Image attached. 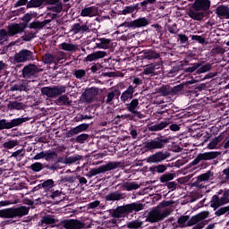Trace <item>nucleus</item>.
<instances>
[{
    "mask_svg": "<svg viewBox=\"0 0 229 229\" xmlns=\"http://www.w3.org/2000/svg\"><path fill=\"white\" fill-rule=\"evenodd\" d=\"M69 1L71 0H30L27 3V8H40L45 3V4L51 5L47 7L49 12L62 13L64 12V4H65Z\"/></svg>",
    "mask_w": 229,
    "mask_h": 229,
    "instance_id": "obj_1",
    "label": "nucleus"
},
{
    "mask_svg": "<svg viewBox=\"0 0 229 229\" xmlns=\"http://www.w3.org/2000/svg\"><path fill=\"white\" fill-rule=\"evenodd\" d=\"M196 83L195 80L188 81L185 82H182L179 85L174 86L171 89L170 92L172 96H176L179 92H190V94H192V92H201L203 90L205 85H194ZM191 85H194L191 87Z\"/></svg>",
    "mask_w": 229,
    "mask_h": 229,
    "instance_id": "obj_2",
    "label": "nucleus"
},
{
    "mask_svg": "<svg viewBox=\"0 0 229 229\" xmlns=\"http://www.w3.org/2000/svg\"><path fill=\"white\" fill-rule=\"evenodd\" d=\"M220 155L221 151H209L199 153L191 163V165H198V164H200L199 166L202 167V169H207V167L210 165L208 162L210 160H216V158L220 157Z\"/></svg>",
    "mask_w": 229,
    "mask_h": 229,
    "instance_id": "obj_3",
    "label": "nucleus"
},
{
    "mask_svg": "<svg viewBox=\"0 0 229 229\" xmlns=\"http://www.w3.org/2000/svg\"><path fill=\"white\" fill-rule=\"evenodd\" d=\"M30 214V208L21 206L18 208H10L0 209V217L4 219H13L14 217H24Z\"/></svg>",
    "mask_w": 229,
    "mask_h": 229,
    "instance_id": "obj_4",
    "label": "nucleus"
},
{
    "mask_svg": "<svg viewBox=\"0 0 229 229\" xmlns=\"http://www.w3.org/2000/svg\"><path fill=\"white\" fill-rule=\"evenodd\" d=\"M169 140H171L170 137L159 134L155 139L146 141L144 143V148L148 151H153L154 149H164V148L167 146Z\"/></svg>",
    "mask_w": 229,
    "mask_h": 229,
    "instance_id": "obj_5",
    "label": "nucleus"
},
{
    "mask_svg": "<svg viewBox=\"0 0 229 229\" xmlns=\"http://www.w3.org/2000/svg\"><path fill=\"white\" fill-rule=\"evenodd\" d=\"M171 215L169 209L162 210L160 207L153 208L147 215L146 221L148 223H158L164 221L165 217Z\"/></svg>",
    "mask_w": 229,
    "mask_h": 229,
    "instance_id": "obj_6",
    "label": "nucleus"
},
{
    "mask_svg": "<svg viewBox=\"0 0 229 229\" xmlns=\"http://www.w3.org/2000/svg\"><path fill=\"white\" fill-rule=\"evenodd\" d=\"M118 167H121V162H108L106 165H100L98 168L90 169L86 176L92 178L93 176H98V174L107 173V171H114V169H118Z\"/></svg>",
    "mask_w": 229,
    "mask_h": 229,
    "instance_id": "obj_7",
    "label": "nucleus"
},
{
    "mask_svg": "<svg viewBox=\"0 0 229 229\" xmlns=\"http://www.w3.org/2000/svg\"><path fill=\"white\" fill-rule=\"evenodd\" d=\"M31 118L30 116H21L12 120L1 119L0 120V131L2 130H12L17 126H22L24 123H28Z\"/></svg>",
    "mask_w": 229,
    "mask_h": 229,
    "instance_id": "obj_8",
    "label": "nucleus"
},
{
    "mask_svg": "<svg viewBox=\"0 0 229 229\" xmlns=\"http://www.w3.org/2000/svg\"><path fill=\"white\" fill-rule=\"evenodd\" d=\"M65 86L43 87L41 89V94L47 96V98H56V96L65 94Z\"/></svg>",
    "mask_w": 229,
    "mask_h": 229,
    "instance_id": "obj_9",
    "label": "nucleus"
},
{
    "mask_svg": "<svg viewBox=\"0 0 229 229\" xmlns=\"http://www.w3.org/2000/svg\"><path fill=\"white\" fill-rule=\"evenodd\" d=\"M22 78L25 80H31L32 78H37L38 74V67L35 64L25 65L21 70Z\"/></svg>",
    "mask_w": 229,
    "mask_h": 229,
    "instance_id": "obj_10",
    "label": "nucleus"
},
{
    "mask_svg": "<svg viewBox=\"0 0 229 229\" xmlns=\"http://www.w3.org/2000/svg\"><path fill=\"white\" fill-rule=\"evenodd\" d=\"M33 60V52L28 49H22L14 55V62L16 64H22Z\"/></svg>",
    "mask_w": 229,
    "mask_h": 229,
    "instance_id": "obj_11",
    "label": "nucleus"
},
{
    "mask_svg": "<svg viewBox=\"0 0 229 229\" xmlns=\"http://www.w3.org/2000/svg\"><path fill=\"white\" fill-rule=\"evenodd\" d=\"M167 158H169L167 151H157L155 154L150 155L147 158V162L148 164H161V162L167 160Z\"/></svg>",
    "mask_w": 229,
    "mask_h": 229,
    "instance_id": "obj_12",
    "label": "nucleus"
},
{
    "mask_svg": "<svg viewBox=\"0 0 229 229\" xmlns=\"http://www.w3.org/2000/svg\"><path fill=\"white\" fill-rule=\"evenodd\" d=\"M126 110L132 114L138 119H144V114L139 110V99L133 98L130 103L125 104Z\"/></svg>",
    "mask_w": 229,
    "mask_h": 229,
    "instance_id": "obj_13",
    "label": "nucleus"
},
{
    "mask_svg": "<svg viewBox=\"0 0 229 229\" xmlns=\"http://www.w3.org/2000/svg\"><path fill=\"white\" fill-rule=\"evenodd\" d=\"M61 225L65 229H83L85 223L78 219H64L61 221Z\"/></svg>",
    "mask_w": 229,
    "mask_h": 229,
    "instance_id": "obj_14",
    "label": "nucleus"
},
{
    "mask_svg": "<svg viewBox=\"0 0 229 229\" xmlns=\"http://www.w3.org/2000/svg\"><path fill=\"white\" fill-rule=\"evenodd\" d=\"M27 28V24L11 23L7 26V31L9 33V37H15V35H21L24 33V30H26Z\"/></svg>",
    "mask_w": 229,
    "mask_h": 229,
    "instance_id": "obj_15",
    "label": "nucleus"
},
{
    "mask_svg": "<svg viewBox=\"0 0 229 229\" xmlns=\"http://www.w3.org/2000/svg\"><path fill=\"white\" fill-rule=\"evenodd\" d=\"M123 26H125V28H146V26H149V19L146 17L138 18L132 21L124 22Z\"/></svg>",
    "mask_w": 229,
    "mask_h": 229,
    "instance_id": "obj_16",
    "label": "nucleus"
},
{
    "mask_svg": "<svg viewBox=\"0 0 229 229\" xmlns=\"http://www.w3.org/2000/svg\"><path fill=\"white\" fill-rule=\"evenodd\" d=\"M161 71L162 68H160V64L157 63H152L145 65L143 74H145V76H157Z\"/></svg>",
    "mask_w": 229,
    "mask_h": 229,
    "instance_id": "obj_17",
    "label": "nucleus"
},
{
    "mask_svg": "<svg viewBox=\"0 0 229 229\" xmlns=\"http://www.w3.org/2000/svg\"><path fill=\"white\" fill-rule=\"evenodd\" d=\"M210 4V0H195L192 8L195 12H209Z\"/></svg>",
    "mask_w": 229,
    "mask_h": 229,
    "instance_id": "obj_18",
    "label": "nucleus"
},
{
    "mask_svg": "<svg viewBox=\"0 0 229 229\" xmlns=\"http://www.w3.org/2000/svg\"><path fill=\"white\" fill-rule=\"evenodd\" d=\"M223 194V190H219L216 195H214L211 198V200L209 201L211 208H214L216 210V208H219V207H223V205H226V201L223 200V197L219 198Z\"/></svg>",
    "mask_w": 229,
    "mask_h": 229,
    "instance_id": "obj_19",
    "label": "nucleus"
},
{
    "mask_svg": "<svg viewBox=\"0 0 229 229\" xmlns=\"http://www.w3.org/2000/svg\"><path fill=\"white\" fill-rule=\"evenodd\" d=\"M188 15L193 21H203V19H208L210 17V12L190 10Z\"/></svg>",
    "mask_w": 229,
    "mask_h": 229,
    "instance_id": "obj_20",
    "label": "nucleus"
},
{
    "mask_svg": "<svg viewBox=\"0 0 229 229\" xmlns=\"http://www.w3.org/2000/svg\"><path fill=\"white\" fill-rule=\"evenodd\" d=\"M111 217L119 218L128 216V208L125 205L118 206L115 209L110 211Z\"/></svg>",
    "mask_w": 229,
    "mask_h": 229,
    "instance_id": "obj_21",
    "label": "nucleus"
},
{
    "mask_svg": "<svg viewBox=\"0 0 229 229\" xmlns=\"http://www.w3.org/2000/svg\"><path fill=\"white\" fill-rule=\"evenodd\" d=\"M135 92V87L130 85L125 91H123L120 97L122 103H126L133 99V93Z\"/></svg>",
    "mask_w": 229,
    "mask_h": 229,
    "instance_id": "obj_22",
    "label": "nucleus"
},
{
    "mask_svg": "<svg viewBox=\"0 0 229 229\" xmlns=\"http://www.w3.org/2000/svg\"><path fill=\"white\" fill-rule=\"evenodd\" d=\"M90 128L89 123H81L77 125L76 127L71 129L68 131V137H72L74 135H78V133H81V131H87Z\"/></svg>",
    "mask_w": 229,
    "mask_h": 229,
    "instance_id": "obj_23",
    "label": "nucleus"
},
{
    "mask_svg": "<svg viewBox=\"0 0 229 229\" xmlns=\"http://www.w3.org/2000/svg\"><path fill=\"white\" fill-rule=\"evenodd\" d=\"M97 94H98V90H96V89L94 88H91L88 90H85L82 93V99L85 101V103H92Z\"/></svg>",
    "mask_w": 229,
    "mask_h": 229,
    "instance_id": "obj_24",
    "label": "nucleus"
},
{
    "mask_svg": "<svg viewBox=\"0 0 229 229\" xmlns=\"http://www.w3.org/2000/svg\"><path fill=\"white\" fill-rule=\"evenodd\" d=\"M105 56H106V52H105V51H96V52H93V53L88 55L85 57L84 62H96V60L105 58Z\"/></svg>",
    "mask_w": 229,
    "mask_h": 229,
    "instance_id": "obj_25",
    "label": "nucleus"
},
{
    "mask_svg": "<svg viewBox=\"0 0 229 229\" xmlns=\"http://www.w3.org/2000/svg\"><path fill=\"white\" fill-rule=\"evenodd\" d=\"M128 214H137V212H140L144 208V204L140 202H132L130 204H126Z\"/></svg>",
    "mask_w": 229,
    "mask_h": 229,
    "instance_id": "obj_26",
    "label": "nucleus"
},
{
    "mask_svg": "<svg viewBox=\"0 0 229 229\" xmlns=\"http://www.w3.org/2000/svg\"><path fill=\"white\" fill-rule=\"evenodd\" d=\"M169 124H171V122L169 120H165L158 123L150 125L148 127V131H161V130H165V128H167V126H169Z\"/></svg>",
    "mask_w": 229,
    "mask_h": 229,
    "instance_id": "obj_27",
    "label": "nucleus"
},
{
    "mask_svg": "<svg viewBox=\"0 0 229 229\" xmlns=\"http://www.w3.org/2000/svg\"><path fill=\"white\" fill-rule=\"evenodd\" d=\"M142 58L145 60H158V58H160V54L153 49L143 50Z\"/></svg>",
    "mask_w": 229,
    "mask_h": 229,
    "instance_id": "obj_28",
    "label": "nucleus"
},
{
    "mask_svg": "<svg viewBox=\"0 0 229 229\" xmlns=\"http://www.w3.org/2000/svg\"><path fill=\"white\" fill-rule=\"evenodd\" d=\"M167 167H169V165L164 164L152 165L149 167V172L152 174H163V173L167 171Z\"/></svg>",
    "mask_w": 229,
    "mask_h": 229,
    "instance_id": "obj_29",
    "label": "nucleus"
},
{
    "mask_svg": "<svg viewBox=\"0 0 229 229\" xmlns=\"http://www.w3.org/2000/svg\"><path fill=\"white\" fill-rule=\"evenodd\" d=\"M99 43H96V47H94V49H96V47H98V49H110V42H112L111 39L106 38H98Z\"/></svg>",
    "mask_w": 229,
    "mask_h": 229,
    "instance_id": "obj_30",
    "label": "nucleus"
},
{
    "mask_svg": "<svg viewBox=\"0 0 229 229\" xmlns=\"http://www.w3.org/2000/svg\"><path fill=\"white\" fill-rule=\"evenodd\" d=\"M72 31L73 33L78 34V33H89V29L87 24L81 25L80 23H75L72 26Z\"/></svg>",
    "mask_w": 229,
    "mask_h": 229,
    "instance_id": "obj_31",
    "label": "nucleus"
},
{
    "mask_svg": "<svg viewBox=\"0 0 229 229\" xmlns=\"http://www.w3.org/2000/svg\"><path fill=\"white\" fill-rule=\"evenodd\" d=\"M143 226L144 222L140 220H132L127 223V225L123 226V229H142Z\"/></svg>",
    "mask_w": 229,
    "mask_h": 229,
    "instance_id": "obj_32",
    "label": "nucleus"
},
{
    "mask_svg": "<svg viewBox=\"0 0 229 229\" xmlns=\"http://www.w3.org/2000/svg\"><path fill=\"white\" fill-rule=\"evenodd\" d=\"M229 7L227 5H218L216 9V14L217 17H225L228 18Z\"/></svg>",
    "mask_w": 229,
    "mask_h": 229,
    "instance_id": "obj_33",
    "label": "nucleus"
},
{
    "mask_svg": "<svg viewBox=\"0 0 229 229\" xmlns=\"http://www.w3.org/2000/svg\"><path fill=\"white\" fill-rule=\"evenodd\" d=\"M8 110H24V103L19 102L17 100L9 101L7 105Z\"/></svg>",
    "mask_w": 229,
    "mask_h": 229,
    "instance_id": "obj_34",
    "label": "nucleus"
},
{
    "mask_svg": "<svg viewBox=\"0 0 229 229\" xmlns=\"http://www.w3.org/2000/svg\"><path fill=\"white\" fill-rule=\"evenodd\" d=\"M122 198H123V193L119 191H113L106 195L105 199L106 201H121Z\"/></svg>",
    "mask_w": 229,
    "mask_h": 229,
    "instance_id": "obj_35",
    "label": "nucleus"
},
{
    "mask_svg": "<svg viewBox=\"0 0 229 229\" xmlns=\"http://www.w3.org/2000/svg\"><path fill=\"white\" fill-rule=\"evenodd\" d=\"M42 62L45 65H51L56 64V56L53 54L46 53L42 57Z\"/></svg>",
    "mask_w": 229,
    "mask_h": 229,
    "instance_id": "obj_36",
    "label": "nucleus"
},
{
    "mask_svg": "<svg viewBox=\"0 0 229 229\" xmlns=\"http://www.w3.org/2000/svg\"><path fill=\"white\" fill-rule=\"evenodd\" d=\"M60 47L61 49H63V51H68V52L78 51V45H74L72 43L64 42L60 45Z\"/></svg>",
    "mask_w": 229,
    "mask_h": 229,
    "instance_id": "obj_37",
    "label": "nucleus"
},
{
    "mask_svg": "<svg viewBox=\"0 0 229 229\" xmlns=\"http://www.w3.org/2000/svg\"><path fill=\"white\" fill-rule=\"evenodd\" d=\"M55 185L56 184H55V181L53 179H47L41 183V187L46 191V192H51Z\"/></svg>",
    "mask_w": 229,
    "mask_h": 229,
    "instance_id": "obj_38",
    "label": "nucleus"
},
{
    "mask_svg": "<svg viewBox=\"0 0 229 229\" xmlns=\"http://www.w3.org/2000/svg\"><path fill=\"white\" fill-rule=\"evenodd\" d=\"M57 105L69 106L72 101L69 100V97L67 95H61L56 100Z\"/></svg>",
    "mask_w": 229,
    "mask_h": 229,
    "instance_id": "obj_39",
    "label": "nucleus"
},
{
    "mask_svg": "<svg viewBox=\"0 0 229 229\" xmlns=\"http://www.w3.org/2000/svg\"><path fill=\"white\" fill-rule=\"evenodd\" d=\"M175 176H176V174L167 173L160 176L159 182L161 183H169V182H171L172 180H174Z\"/></svg>",
    "mask_w": 229,
    "mask_h": 229,
    "instance_id": "obj_40",
    "label": "nucleus"
},
{
    "mask_svg": "<svg viewBox=\"0 0 229 229\" xmlns=\"http://www.w3.org/2000/svg\"><path fill=\"white\" fill-rule=\"evenodd\" d=\"M96 12L95 6L85 7L81 10V17H92V14Z\"/></svg>",
    "mask_w": 229,
    "mask_h": 229,
    "instance_id": "obj_41",
    "label": "nucleus"
},
{
    "mask_svg": "<svg viewBox=\"0 0 229 229\" xmlns=\"http://www.w3.org/2000/svg\"><path fill=\"white\" fill-rule=\"evenodd\" d=\"M180 71H183V64L182 63H177L168 71V74L174 76V74L180 72Z\"/></svg>",
    "mask_w": 229,
    "mask_h": 229,
    "instance_id": "obj_42",
    "label": "nucleus"
},
{
    "mask_svg": "<svg viewBox=\"0 0 229 229\" xmlns=\"http://www.w3.org/2000/svg\"><path fill=\"white\" fill-rule=\"evenodd\" d=\"M8 38H10V34L8 30L5 29L0 30V44L1 46H4V42H7Z\"/></svg>",
    "mask_w": 229,
    "mask_h": 229,
    "instance_id": "obj_43",
    "label": "nucleus"
},
{
    "mask_svg": "<svg viewBox=\"0 0 229 229\" xmlns=\"http://www.w3.org/2000/svg\"><path fill=\"white\" fill-rule=\"evenodd\" d=\"M37 33H38V30H37L36 32L31 30L30 32H27L25 35H23L21 38L22 40H24V42H31L33 38H37Z\"/></svg>",
    "mask_w": 229,
    "mask_h": 229,
    "instance_id": "obj_44",
    "label": "nucleus"
},
{
    "mask_svg": "<svg viewBox=\"0 0 229 229\" xmlns=\"http://www.w3.org/2000/svg\"><path fill=\"white\" fill-rule=\"evenodd\" d=\"M42 225H55L56 223V219L54 216L51 215H46L41 219Z\"/></svg>",
    "mask_w": 229,
    "mask_h": 229,
    "instance_id": "obj_45",
    "label": "nucleus"
},
{
    "mask_svg": "<svg viewBox=\"0 0 229 229\" xmlns=\"http://www.w3.org/2000/svg\"><path fill=\"white\" fill-rule=\"evenodd\" d=\"M211 176H214V173H212L211 170H208L205 174L198 176V182H208Z\"/></svg>",
    "mask_w": 229,
    "mask_h": 229,
    "instance_id": "obj_46",
    "label": "nucleus"
},
{
    "mask_svg": "<svg viewBox=\"0 0 229 229\" xmlns=\"http://www.w3.org/2000/svg\"><path fill=\"white\" fill-rule=\"evenodd\" d=\"M29 169H30L34 173H40V171H42V169H45V167H44V164H42L40 162H36V163L32 164L29 167Z\"/></svg>",
    "mask_w": 229,
    "mask_h": 229,
    "instance_id": "obj_47",
    "label": "nucleus"
},
{
    "mask_svg": "<svg viewBox=\"0 0 229 229\" xmlns=\"http://www.w3.org/2000/svg\"><path fill=\"white\" fill-rule=\"evenodd\" d=\"M119 96H121V91L119 90H114V91H111L107 94V98L106 100V103L109 104L112 103V101H114V98H119Z\"/></svg>",
    "mask_w": 229,
    "mask_h": 229,
    "instance_id": "obj_48",
    "label": "nucleus"
},
{
    "mask_svg": "<svg viewBox=\"0 0 229 229\" xmlns=\"http://www.w3.org/2000/svg\"><path fill=\"white\" fill-rule=\"evenodd\" d=\"M211 69H212V64H207L201 66V64H200V66L197 69L196 73L203 74L205 72H208V71H210Z\"/></svg>",
    "mask_w": 229,
    "mask_h": 229,
    "instance_id": "obj_49",
    "label": "nucleus"
},
{
    "mask_svg": "<svg viewBox=\"0 0 229 229\" xmlns=\"http://www.w3.org/2000/svg\"><path fill=\"white\" fill-rule=\"evenodd\" d=\"M55 158H58V153L55 151H45V160L47 162H51V160H55Z\"/></svg>",
    "mask_w": 229,
    "mask_h": 229,
    "instance_id": "obj_50",
    "label": "nucleus"
},
{
    "mask_svg": "<svg viewBox=\"0 0 229 229\" xmlns=\"http://www.w3.org/2000/svg\"><path fill=\"white\" fill-rule=\"evenodd\" d=\"M45 169H47L50 173H55V171H58V169H61L60 165H56L55 163L53 164H44Z\"/></svg>",
    "mask_w": 229,
    "mask_h": 229,
    "instance_id": "obj_51",
    "label": "nucleus"
},
{
    "mask_svg": "<svg viewBox=\"0 0 229 229\" xmlns=\"http://www.w3.org/2000/svg\"><path fill=\"white\" fill-rule=\"evenodd\" d=\"M177 223L179 225V228H185L188 226L186 223H189V216H182L178 218Z\"/></svg>",
    "mask_w": 229,
    "mask_h": 229,
    "instance_id": "obj_52",
    "label": "nucleus"
},
{
    "mask_svg": "<svg viewBox=\"0 0 229 229\" xmlns=\"http://www.w3.org/2000/svg\"><path fill=\"white\" fill-rule=\"evenodd\" d=\"M15 146H19V141H17L15 140H11L3 144V148H4L5 149H13V148H15Z\"/></svg>",
    "mask_w": 229,
    "mask_h": 229,
    "instance_id": "obj_53",
    "label": "nucleus"
},
{
    "mask_svg": "<svg viewBox=\"0 0 229 229\" xmlns=\"http://www.w3.org/2000/svg\"><path fill=\"white\" fill-rule=\"evenodd\" d=\"M27 27L30 28V30H43L44 29L42 21H32Z\"/></svg>",
    "mask_w": 229,
    "mask_h": 229,
    "instance_id": "obj_54",
    "label": "nucleus"
},
{
    "mask_svg": "<svg viewBox=\"0 0 229 229\" xmlns=\"http://www.w3.org/2000/svg\"><path fill=\"white\" fill-rule=\"evenodd\" d=\"M157 3V0H145L140 3L141 6V12H148V4H153Z\"/></svg>",
    "mask_w": 229,
    "mask_h": 229,
    "instance_id": "obj_55",
    "label": "nucleus"
},
{
    "mask_svg": "<svg viewBox=\"0 0 229 229\" xmlns=\"http://www.w3.org/2000/svg\"><path fill=\"white\" fill-rule=\"evenodd\" d=\"M225 214H229V205L220 208L215 212V216H216V217H221V216H225Z\"/></svg>",
    "mask_w": 229,
    "mask_h": 229,
    "instance_id": "obj_56",
    "label": "nucleus"
},
{
    "mask_svg": "<svg viewBox=\"0 0 229 229\" xmlns=\"http://www.w3.org/2000/svg\"><path fill=\"white\" fill-rule=\"evenodd\" d=\"M75 140L78 144H85L86 140H89V134L82 133L81 135H78Z\"/></svg>",
    "mask_w": 229,
    "mask_h": 229,
    "instance_id": "obj_57",
    "label": "nucleus"
},
{
    "mask_svg": "<svg viewBox=\"0 0 229 229\" xmlns=\"http://www.w3.org/2000/svg\"><path fill=\"white\" fill-rule=\"evenodd\" d=\"M87 72L83 69L75 70L73 72V76L77 78V80H81V78H84L86 76Z\"/></svg>",
    "mask_w": 229,
    "mask_h": 229,
    "instance_id": "obj_58",
    "label": "nucleus"
},
{
    "mask_svg": "<svg viewBox=\"0 0 229 229\" xmlns=\"http://www.w3.org/2000/svg\"><path fill=\"white\" fill-rule=\"evenodd\" d=\"M37 13H27L26 14L23 15L22 17V21L25 23H21V24H27L28 22H30V21H31L33 19V17H36Z\"/></svg>",
    "mask_w": 229,
    "mask_h": 229,
    "instance_id": "obj_59",
    "label": "nucleus"
},
{
    "mask_svg": "<svg viewBox=\"0 0 229 229\" xmlns=\"http://www.w3.org/2000/svg\"><path fill=\"white\" fill-rule=\"evenodd\" d=\"M124 187L126 191H137V189H139L140 186L136 182H126Z\"/></svg>",
    "mask_w": 229,
    "mask_h": 229,
    "instance_id": "obj_60",
    "label": "nucleus"
},
{
    "mask_svg": "<svg viewBox=\"0 0 229 229\" xmlns=\"http://www.w3.org/2000/svg\"><path fill=\"white\" fill-rule=\"evenodd\" d=\"M167 30L169 31V33H171V35H176V33L180 31V30L178 29V25H176V23L167 25Z\"/></svg>",
    "mask_w": 229,
    "mask_h": 229,
    "instance_id": "obj_61",
    "label": "nucleus"
},
{
    "mask_svg": "<svg viewBox=\"0 0 229 229\" xmlns=\"http://www.w3.org/2000/svg\"><path fill=\"white\" fill-rule=\"evenodd\" d=\"M199 222V219L198 218V216L195 215L191 217L190 220H188L186 226H194V225H198Z\"/></svg>",
    "mask_w": 229,
    "mask_h": 229,
    "instance_id": "obj_62",
    "label": "nucleus"
},
{
    "mask_svg": "<svg viewBox=\"0 0 229 229\" xmlns=\"http://www.w3.org/2000/svg\"><path fill=\"white\" fill-rule=\"evenodd\" d=\"M199 221L201 223L203 221H205L204 219H207V217H208V216H210V212L208 211H202L199 214L196 215Z\"/></svg>",
    "mask_w": 229,
    "mask_h": 229,
    "instance_id": "obj_63",
    "label": "nucleus"
},
{
    "mask_svg": "<svg viewBox=\"0 0 229 229\" xmlns=\"http://www.w3.org/2000/svg\"><path fill=\"white\" fill-rule=\"evenodd\" d=\"M80 160V157L77 156H71L69 157L64 158V164H74Z\"/></svg>",
    "mask_w": 229,
    "mask_h": 229,
    "instance_id": "obj_64",
    "label": "nucleus"
}]
</instances>
